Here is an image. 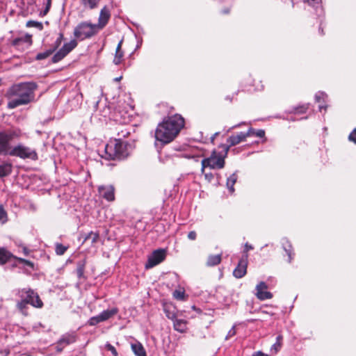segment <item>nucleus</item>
Returning a JSON list of instances; mask_svg holds the SVG:
<instances>
[{
  "instance_id": "f257e3e1",
  "label": "nucleus",
  "mask_w": 356,
  "mask_h": 356,
  "mask_svg": "<svg viewBox=\"0 0 356 356\" xmlns=\"http://www.w3.org/2000/svg\"><path fill=\"white\" fill-rule=\"evenodd\" d=\"M185 126V120L180 114L166 117L155 131V138L163 144L173 141Z\"/></svg>"
},
{
  "instance_id": "f03ea898",
  "label": "nucleus",
  "mask_w": 356,
  "mask_h": 356,
  "mask_svg": "<svg viewBox=\"0 0 356 356\" xmlns=\"http://www.w3.org/2000/svg\"><path fill=\"white\" fill-rule=\"evenodd\" d=\"M134 148L133 145L120 139H115L105 147V156L106 160H122L126 159Z\"/></svg>"
},
{
  "instance_id": "7ed1b4c3",
  "label": "nucleus",
  "mask_w": 356,
  "mask_h": 356,
  "mask_svg": "<svg viewBox=\"0 0 356 356\" xmlns=\"http://www.w3.org/2000/svg\"><path fill=\"white\" fill-rule=\"evenodd\" d=\"M219 148L222 149L221 152L213 150L210 156L205 158L202 160V172L204 171L206 168L211 169H222L225 167V159L229 152V146L225 145H220Z\"/></svg>"
},
{
  "instance_id": "20e7f679",
  "label": "nucleus",
  "mask_w": 356,
  "mask_h": 356,
  "mask_svg": "<svg viewBox=\"0 0 356 356\" xmlns=\"http://www.w3.org/2000/svg\"><path fill=\"white\" fill-rule=\"evenodd\" d=\"M100 31L95 24L81 22L74 29V35L77 38H89Z\"/></svg>"
},
{
  "instance_id": "39448f33",
  "label": "nucleus",
  "mask_w": 356,
  "mask_h": 356,
  "mask_svg": "<svg viewBox=\"0 0 356 356\" xmlns=\"http://www.w3.org/2000/svg\"><path fill=\"white\" fill-rule=\"evenodd\" d=\"M8 155L17 156L22 159H30L33 161L38 159V156L35 150L21 144L10 149Z\"/></svg>"
},
{
  "instance_id": "423d86ee",
  "label": "nucleus",
  "mask_w": 356,
  "mask_h": 356,
  "mask_svg": "<svg viewBox=\"0 0 356 356\" xmlns=\"http://www.w3.org/2000/svg\"><path fill=\"white\" fill-rule=\"evenodd\" d=\"M20 297L24 298L28 304L36 308H42L43 302L37 293L31 289H22L20 291Z\"/></svg>"
},
{
  "instance_id": "0eeeda50",
  "label": "nucleus",
  "mask_w": 356,
  "mask_h": 356,
  "mask_svg": "<svg viewBox=\"0 0 356 356\" xmlns=\"http://www.w3.org/2000/svg\"><path fill=\"white\" fill-rule=\"evenodd\" d=\"M14 132L0 131V155H8L10 142L14 138Z\"/></svg>"
},
{
  "instance_id": "6e6552de",
  "label": "nucleus",
  "mask_w": 356,
  "mask_h": 356,
  "mask_svg": "<svg viewBox=\"0 0 356 356\" xmlns=\"http://www.w3.org/2000/svg\"><path fill=\"white\" fill-rule=\"evenodd\" d=\"M34 99L33 90H26V92L21 94L17 98L11 99L8 106L10 108H15L20 105L26 104Z\"/></svg>"
},
{
  "instance_id": "1a4fd4ad",
  "label": "nucleus",
  "mask_w": 356,
  "mask_h": 356,
  "mask_svg": "<svg viewBox=\"0 0 356 356\" xmlns=\"http://www.w3.org/2000/svg\"><path fill=\"white\" fill-rule=\"evenodd\" d=\"M166 257V250L164 249H158L153 251L151 256L149 257L145 268L147 269L153 268L165 260Z\"/></svg>"
},
{
  "instance_id": "9d476101",
  "label": "nucleus",
  "mask_w": 356,
  "mask_h": 356,
  "mask_svg": "<svg viewBox=\"0 0 356 356\" xmlns=\"http://www.w3.org/2000/svg\"><path fill=\"white\" fill-rule=\"evenodd\" d=\"M77 46V42L72 40L70 42L64 44L63 47L57 51L52 57V62L57 63L65 57L71 51Z\"/></svg>"
},
{
  "instance_id": "9b49d317",
  "label": "nucleus",
  "mask_w": 356,
  "mask_h": 356,
  "mask_svg": "<svg viewBox=\"0 0 356 356\" xmlns=\"http://www.w3.org/2000/svg\"><path fill=\"white\" fill-rule=\"evenodd\" d=\"M248 263V254H243L241 258L240 259L238 265L234 268L233 271V275L237 278L240 279L244 277L247 273V268Z\"/></svg>"
},
{
  "instance_id": "f8f14e48",
  "label": "nucleus",
  "mask_w": 356,
  "mask_h": 356,
  "mask_svg": "<svg viewBox=\"0 0 356 356\" xmlns=\"http://www.w3.org/2000/svg\"><path fill=\"white\" fill-rule=\"evenodd\" d=\"M76 338L75 332H68L62 335L57 342L56 350L61 352L65 346L76 342Z\"/></svg>"
},
{
  "instance_id": "ddd939ff",
  "label": "nucleus",
  "mask_w": 356,
  "mask_h": 356,
  "mask_svg": "<svg viewBox=\"0 0 356 356\" xmlns=\"http://www.w3.org/2000/svg\"><path fill=\"white\" fill-rule=\"evenodd\" d=\"M111 17V13L107 6H104L99 13V16L98 19V23L95 24L99 28V30L103 29L106 25L108 24V22Z\"/></svg>"
},
{
  "instance_id": "4468645a",
  "label": "nucleus",
  "mask_w": 356,
  "mask_h": 356,
  "mask_svg": "<svg viewBox=\"0 0 356 356\" xmlns=\"http://www.w3.org/2000/svg\"><path fill=\"white\" fill-rule=\"evenodd\" d=\"M268 286L267 284L264 282H260L256 286L257 290V297L261 300H264L267 299H270L273 297V295L270 292L266 291Z\"/></svg>"
},
{
  "instance_id": "2eb2a0df",
  "label": "nucleus",
  "mask_w": 356,
  "mask_h": 356,
  "mask_svg": "<svg viewBox=\"0 0 356 356\" xmlns=\"http://www.w3.org/2000/svg\"><path fill=\"white\" fill-rule=\"evenodd\" d=\"M248 134L246 132H240L234 135L230 136L227 140V145L224 144L225 146H229V149L232 146L236 145L240 143L245 141L246 138L248 137Z\"/></svg>"
},
{
  "instance_id": "dca6fc26",
  "label": "nucleus",
  "mask_w": 356,
  "mask_h": 356,
  "mask_svg": "<svg viewBox=\"0 0 356 356\" xmlns=\"http://www.w3.org/2000/svg\"><path fill=\"white\" fill-rule=\"evenodd\" d=\"M99 192L107 201L112 202L115 200V188L113 186H99Z\"/></svg>"
},
{
  "instance_id": "f3484780",
  "label": "nucleus",
  "mask_w": 356,
  "mask_h": 356,
  "mask_svg": "<svg viewBox=\"0 0 356 356\" xmlns=\"http://www.w3.org/2000/svg\"><path fill=\"white\" fill-rule=\"evenodd\" d=\"M15 256L5 248H0V265L3 266L6 263L15 259Z\"/></svg>"
},
{
  "instance_id": "a211bd4d",
  "label": "nucleus",
  "mask_w": 356,
  "mask_h": 356,
  "mask_svg": "<svg viewBox=\"0 0 356 356\" xmlns=\"http://www.w3.org/2000/svg\"><path fill=\"white\" fill-rule=\"evenodd\" d=\"M163 312L167 318L172 321L177 318V309L175 306L171 303H165L163 305Z\"/></svg>"
},
{
  "instance_id": "6ab92c4d",
  "label": "nucleus",
  "mask_w": 356,
  "mask_h": 356,
  "mask_svg": "<svg viewBox=\"0 0 356 356\" xmlns=\"http://www.w3.org/2000/svg\"><path fill=\"white\" fill-rule=\"evenodd\" d=\"M172 321L174 329L176 331L180 333H184L186 331L188 322L186 320L178 319L177 318H176Z\"/></svg>"
},
{
  "instance_id": "aec40b11",
  "label": "nucleus",
  "mask_w": 356,
  "mask_h": 356,
  "mask_svg": "<svg viewBox=\"0 0 356 356\" xmlns=\"http://www.w3.org/2000/svg\"><path fill=\"white\" fill-rule=\"evenodd\" d=\"M131 348L135 355L147 356L146 350L140 342L136 341L134 343H131Z\"/></svg>"
},
{
  "instance_id": "412c9836",
  "label": "nucleus",
  "mask_w": 356,
  "mask_h": 356,
  "mask_svg": "<svg viewBox=\"0 0 356 356\" xmlns=\"http://www.w3.org/2000/svg\"><path fill=\"white\" fill-rule=\"evenodd\" d=\"M86 259L79 261L76 264V273L79 279L85 278L84 272L86 266Z\"/></svg>"
},
{
  "instance_id": "4be33fe9",
  "label": "nucleus",
  "mask_w": 356,
  "mask_h": 356,
  "mask_svg": "<svg viewBox=\"0 0 356 356\" xmlns=\"http://www.w3.org/2000/svg\"><path fill=\"white\" fill-rule=\"evenodd\" d=\"M118 313V309L117 307H113L111 309H106L104 310L102 312H101L100 314V318H102L104 321H106L108 320L109 318H112L115 315H116Z\"/></svg>"
},
{
  "instance_id": "5701e85b",
  "label": "nucleus",
  "mask_w": 356,
  "mask_h": 356,
  "mask_svg": "<svg viewBox=\"0 0 356 356\" xmlns=\"http://www.w3.org/2000/svg\"><path fill=\"white\" fill-rule=\"evenodd\" d=\"M13 165L10 163H3L0 165V177H5L11 174Z\"/></svg>"
},
{
  "instance_id": "b1692460",
  "label": "nucleus",
  "mask_w": 356,
  "mask_h": 356,
  "mask_svg": "<svg viewBox=\"0 0 356 356\" xmlns=\"http://www.w3.org/2000/svg\"><path fill=\"white\" fill-rule=\"evenodd\" d=\"M221 261H222V255L221 254L209 255L208 257V259L207 261V266H210V267L217 266L219 264H220Z\"/></svg>"
},
{
  "instance_id": "393cba45",
  "label": "nucleus",
  "mask_w": 356,
  "mask_h": 356,
  "mask_svg": "<svg viewBox=\"0 0 356 356\" xmlns=\"http://www.w3.org/2000/svg\"><path fill=\"white\" fill-rule=\"evenodd\" d=\"M282 246L286 252V254L288 255V262L290 263L293 259L292 254H293V247L291 243L288 240H284L282 242Z\"/></svg>"
},
{
  "instance_id": "a878e982",
  "label": "nucleus",
  "mask_w": 356,
  "mask_h": 356,
  "mask_svg": "<svg viewBox=\"0 0 356 356\" xmlns=\"http://www.w3.org/2000/svg\"><path fill=\"white\" fill-rule=\"evenodd\" d=\"M122 43V40H121L118 43L117 48H116L115 55V58L113 59V63L115 65H119L121 63L122 58L124 56V53L121 49Z\"/></svg>"
},
{
  "instance_id": "bb28decb",
  "label": "nucleus",
  "mask_w": 356,
  "mask_h": 356,
  "mask_svg": "<svg viewBox=\"0 0 356 356\" xmlns=\"http://www.w3.org/2000/svg\"><path fill=\"white\" fill-rule=\"evenodd\" d=\"M238 179V176L236 173L232 174L227 179V186L230 191L231 193L234 192V186L236 184Z\"/></svg>"
},
{
  "instance_id": "cd10ccee",
  "label": "nucleus",
  "mask_w": 356,
  "mask_h": 356,
  "mask_svg": "<svg viewBox=\"0 0 356 356\" xmlns=\"http://www.w3.org/2000/svg\"><path fill=\"white\" fill-rule=\"evenodd\" d=\"M283 336L279 334L276 338V342L271 347V353L277 354L282 346Z\"/></svg>"
},
{
  "instance_id": "c85d7f7f",
  "label": "nucleus",
  "mask_w": 356,
  "mask_h": 356,
  "mask_svg": "<svg viewBox=\"0 0 356 356\" xmlns=\"http://www.w3.org/2000/svg\"><path fill=\"white\" fill-rule=\"evenodd\" d=\"M90 240L91 245H94L99 240V234L98 232H90L84 238L83 242Z\"/></svg>"
},
{
  "instance_id": "c756f323",
  "label": "nucleus",
  "mask_w": 356,
  "mask_h": 356,
  "mask_svg": "<svg viewBox=\"0 0 356 356\" xmlns=\"http://www.w3.org/2000/svg\"><path fill=\"white\" fill-rule=\"evenodd\" d=\"M100 0H81V4L86 8L93 10L98 6Z\"/></svg>"
},
{
  "instance_id": "7c9ffc66",
  "label": "nucleus",
  "mask_w": 356,
  "mask_h": 356,
  "mask_svg": "<svg viewBox=\"0 0 356 356\" xmlns=\"http://www.w3.org/2000/svg\"><path fill=\"white\" fill-rule=\"evenodd\" d=\"M28 303L24 298H22V300L17 302V307L19 310V312L24 316H28Z\"/></svg>"
},
{
  "instance_id": "2f4dec72",
  "label": "nucleus",
  "mask_w": 356,
  "mask_h": 356,
  "mask_svg": "<svg viewBox=\"0 0 356 356\" xmlns=\"http://www.w3.org/2000/svg\"><path fill=\"white\" fill-rule=\"evenodd\" d=\"M95 107L96 108L95 111L97 112L99 109V112L102 113L101 115L104 118H106L109 113V108L106 106V104L104 105H100L99 102H97L95 103Z\"/></svg>"
},
{
  "instance_id": "473e14b6",
  "label": "nucleus",
  "mask_w": 356,
  "mask_h": 356,
  "mask_svg": "<svg viewBox=\"0 0 356 356\" xmlns=\"http://www.w3.org/2000/svg\"><path fill=\"white\" fill-rule=\"evenodd\" d=\"M118 136L117 139H120V140H123V138H127L130 135V131L129 129L125 127H120L118 131Z\"/></svg>"
},
{
  "instance_id": "72a5a7b5",
  "label": "nucleus",
  "mask_w": 356,
  "mask_h": 356,
  "mask_svg": "<svg viewBox=\"0 0 356 356\" xmlns=\"http://www.w3.org/2000/svg\"><path fill=\"white\" fill-rule=\"evenodd\" d=\"M249 136H255L259 138H263L265 136V131L263 129L255 130L254 129H250L247 132Z\"/></svg>"
},
{
  "instance_id": "f704fd0d",
  "label": "nucleus",
  "mask_w": 356,
  "mask_h": 356,
  "mask_svg": "<svg viewBox=\"0 0 356 356\" xmlns=\"http://www.w3.org/2000/svg\"><path fill=\"white\" fill-rule=\"evenodd\" d=\"M17 89H36L37 85L34 82L20 83L17 86Z\"/></svg>"
},
{
  "instance_id": "c9c22d12",
  "label": "nucleus",
  "mask_w": 356,
  "mask_h": 356,
  "mask_svg": "<svg viewBox=\"0 0 356 356\" xmlns=\"http://www.w3.org/2000/svg\"><path fill=\"white\" fill-rule=\"evenodd\" d=\"M68 249V246H65L61 243H56L55 252L57 255H63L67 250Z\"/></svg>"
},
{
  "instance_id": "e433bc0d",
  "label": "nucleus",
  "mask_w": 356,
  "mask_h": 356,
  "mask_svg": "<svg viewBox=\"0 0 356 356\" xmlns=\"http://www.w3.org/2000/svg\"><path fill=\"white\" fill-rule=\"evenodd\" d=\"M54 52V49L50 48L49 49L44 52L38 54L36 56V59L39 60L45 59L47 57H49L51 54H52Z\"/></svg>"
},
{
  "instance_id": "4c0bfd02",
  "label": "nucleus",
  "mask_w": 356,
  "mask_h": 356,
  "mask_svg": "<svg viewBox=\"0 0 356 356\" xmlns=\"http://www.w3.org/2000/svg\"><path fill=\"white\" fill-rule=\"evenodd\" d=\"M8 220V215L7 212L5 210L3 206L0 204V222L1 224H4Z\"/></svg>"
},
{
  "instance_id": "58836bf2",
  "label": "nucleus",
  "mask_w": 356,
  "mask_h": 356,
  "mask_svg": "<svg viewBox=\"0 0 356 356\" xmlns=\"http://www.w3.org/2000/svg\"><path fill=\"white\" fill-rule=\"evenodd\" d=\"M21 42H26L29 44L31 43V35H26L24 38H16L13 40V44L17 46Z\"/></svg>"
},
{
  "instance_id": "ea45409f",
  "label": "nucleus",
  "mask_w": 356,
  "mask_h": 356,
  "mask_svg": "<svg viewBox=\"0 0 356 356\" xmlns=\"http://www.w3.org/2000/svg\"><path fill=\"white\" fill-rule=\"evenodd\" d=\"M100 318V314L91 317L88 321V325L90 326H94L101 322H103L104 321Z\"/></svg>"
},
{
  "instance_id": "a19ab883",
  "label": "nucleus",
  "mask_w": 356,
  "mask_h": 356,
  "mask_svg": "<svg viewBox=\"0 0 356 356\" xmlns=\"http://www.w3.org/2000/svg\"><path fill=\"white\" fill-rule=\"evenodd\" d=\"M26 26L27 27H35L38 29L39 30H42L43 25L41 22L30 20L26 22Z\"/></svg>"
},
{
  "instance_id": "79ce46f5",
  "label": "nucleus",
  "mask_w": 356,
  "mask_h": 356,
  "mask_svg": "<svg viewBox=\"0 0 356 356\" xmlns=\"http://www.w3.org/2000/svg\"><path fill=\"white\" fill-rule=\"evenodd\" d=\"M15 259L18 261L20 264H23L30 267L32 269L34 268V264H33V262H32V261H31L29 260L21 258V257H17L16 256L15 257Z\"/></svg>"
},
{
  "instance_id": "37998d69",
  "label": "nucleus",
  "mask_w": 356,
  "mask_h": 356,
  "mask_svg": "<svg viewBox=\"0 0 356 356\" xmlns=\"http://www.w3.org/2000/svg\"><path fill=\"white\" fill-rule=\"evenodd\" d=\"M173 297L178 300H184L185 299L184 291L175 290L173 292Z\"/></svg>"
},
{
  "instance_id": "c03bdc74",
  "label": "nucleus",
  "mask_w": 356,
  "mask_h": 356,
  "mask_svg": "<svg viewBox=\"0 0 356 356\" xmlns=\"http://www.w3.org/2000/svg\"><path fill=\"white\" fill-rule=\"evenodd\" d=\"M106 350H109L111 352L112 355L113 356H118V352H117V350L115 349V348L111 345V343H108L106 344Z\"/></svg>"
},
{
  "instance_id": "a18cd8bd",
  "label": "nucleus",
  "mask_w": 356,
  "mask_h": 356,
  "mask_svg": "<svg viewBox=\"0 0 356 356\" xmlns=\"http://www.w3.org/2000/svg\"><path fill=\"white\" fill-rule=\"evenodd\" d=\"M307 106H301L299 107H297L294 109V112L296 113H305L307 110Z\"/></svg>"
},
{
  "instance_id": "49530a36",
  "label": "nucleus",
  "mask_w": 356,
  "mask_h": 356,
  "mask_svg": "<svg viewBox=\"0 0 356 356\" xmlns=\"http://www.w3.org/2000/svg\"><path fill=\"white\" fill-rule=\"evenodd\" d=\"M51 0H47L45 9L44 10L43 12L40 13V15L44 16L48 13L49 10L50 9V7H51Z\"/></svg>"
},
{
  "instance_id": "de8ad7c7",
  "label": "nucleus",
  "mask_w": 356,
  "mask_h": 356,
  "mask_svg": "<svg viewBox=\"0 0 356 356\" xmlns=\"http://www.w3.org/2000/svg\"><path fill=\"white\" fill-rule=\"evenodd\" d=\"M348 140L356 144V128L349 134Z\"/></svg>"
},
{
  "instance_id": "09e8293b",
  "label": "nucleus",
  "mask_w": 356,
  "mask_h": 356,
  "mask_svg": "<svg viewBox=\"0 0 356 356\" xmlns=\"http://www.w3.org/2000/svg\"><path fill=\"white\" fill-rule=\"evenodd\" d=\"M197 234L195 231H191L188 234V238L191 241H194L196 239Z\"/></svg>"
},
{
  "instance_id": "8fccbe9b",
  "label": "nucleus",
  "mask_w": 356,
  "mask_h": 356,
  "mask_svg": "<svg viewBox=\"0 0 356 356\" xmlns=\"http://www.w3.org/2000/svg\"><path fill=\"white\" fill-rule=\"evenodd\" d=\"M252 249H253V247L251 245L246 243L244 246V250H243V254H248V252Z\"/></svg>"
},
{
  "instance_id": "3c124183",
  "label": "nucleus",
  "mask_w": 356,
  "mask_h": 356,
  "mask_svg": "<svg viewBox=\"0 0 356 356\" xmlns=\"http://www.w3.org/2000/svg\"><path fill=\"white\" fill-rule=\"evenodd\" d=\"M61 42L62 41L59 39H57L56 40L52 47H51V49H54V51H55L58 49V47L60 45Z\"/></svg>"
},
{
  "instance_id": "603ef678",
  "label": "nucleus",
  "mask_w": 356,
  "mask_h": 356,
  "mask_svg": "<svg viewBox=\"0 0 356 356\" xmlns=\"http://www.w3.org/2000/svg\"><path fill=\"white\" fill-rule=\"evenodd\" d=\"M236 334V330H235V327H233L229 332H228V334H227V336L226 337V339H227L229 337H232L233 336H234Z\"/></svg>"
},
{
  "instance_id": "864d4df0",
  "label": "nucleus",
  "mask_w": 356,
  "mask_h": 356,
  "mask_svg": "<svg viewBox=\"0 0 356 356\" xmlns=\"http://www.w3.org/2000/svg\"><path fill=\"white\" fill-rule=\"evenodd\" d=\"M310 5L318 4L321 2V0H305Z\"/></svg>"
},
{
  "instance_id": "5fc2aeb1",
  "label": "nucleus",
  "mask_w": 356,
  "mask_h": 356,
  "mask_svg": "<svg viewBox=\"0 0 356 356\" xmlns=\"http://www.w3.org/2000/svg\"><path fill=\"white\" fill-rule=\"evenodd\" d=\"M252 356H268L261 351L256 352Z\"/></svg>"
},
{
  "instance_id": "6e6d98bb",
  "label": "nucleus",
  "mask_w": 356,
  "mask_h": 356,
  "mask_svg": "<svg viewBox=\"0 0 356 356\" xmlns=\"http://www.w3.org/2000/svg\"><path fill=\"white\" fill-rule=\"evenodd\" d=\"M232 98L233 97H230L228 95L225 98V101L227 102V103H231L232 101Z\"/></svg>"
},
{
  "instance_id": "4d7b16f0",
  "label": "nucleus",
  "mask_w": 356,
  "mask_h": 356,
  "mask_svg": "<svg viewBox=\"0 0 356 356\" xmlns=\"http://www.w3.org/2000/svg\"><path fill=\"white\" fill-rule=\"evenodd\" d=\"M23 252L25 255H29V250L27 248H24Z\"/></svg>"
},
{
  "instance_id": "13d9d810",
  "label": "nucleus",
  "mask_w": 356,
  "mask_h": 356,
  "mask_svg": "<svg viewBox=\"0 0 356 356\" xmlns=\"http://www.w3.org/2000/svg\"><path fill=\"white\" fill-rule=\"evenodd\" d=\"M57 39H59L60 40L63 41V34L62 33H59V36Z\"/></svg>"
},
{
  "instance_id": "bf43d9fd",
  "label": "nucleus",
  "mask_w": 356,
  "mask_h": 356,
  "mask_svg": "<svg viewBox=\"0 0 356 356\" xmlns=\"http://www.w3.org/2000/svg\"><path fill=\"white\" fill-rule=\"evenodd\" d=\"M319 108H320V110H321V109H323V108H324L325 110H326L327 107H326V106H321V105H320V106H319Z\"/></svg>"
},
{
  "instance_id": "052dcab7",
  "label": "nucleus",
  "mask_w": 356,
  "mask_h": 356,
  "mask_svg": "<svg viewBox=\"0 0 356 356\" xmlns=\"http://www.w3.org/2000/svg\"><path fill=\"white\" fill-rule=\"evenodd\" d=\"M122 79V76L118 77L115 79V81H119Z\"/></svg>"
},
{
  "instance_id": "680f3d73",
  "label": "nucleus",
  "mask_w": 356,
  "mask_h": 356,
  "mask_svg": "<svg viewBox=\"0 0 356 356\" xmlns=\"http://www.w3.org/2000/svg\"><path fill=\"white\" fill-rule=\"evenodd\" d=\"M1 86V79H0V86Z\"/></svg>"
}]
</instances>
